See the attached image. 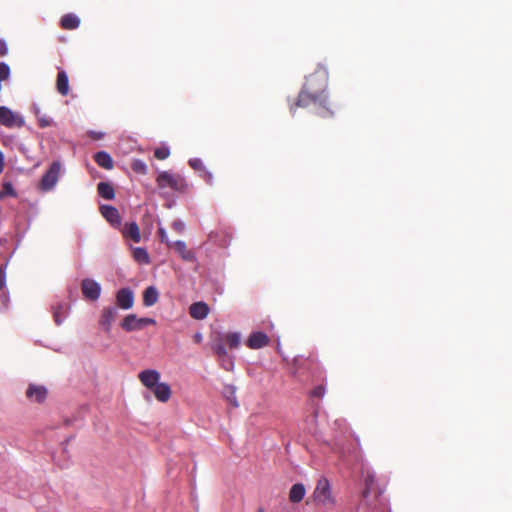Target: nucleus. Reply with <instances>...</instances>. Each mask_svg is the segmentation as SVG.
<instances>
[{
  "mask_svg": "<svg viewBox=\"0 0 512 512\" xmlns=\"http://www.w3.org/2000/svg\"><path fill=\"white\" fill-rule=\"evenodd\" d=\"M117 314H118V310L116 307L104 308L102 311L100 321H99L100 324L103 327H105V329L108 331L110 329L112 322L115 320Z\"/></svg>",
  "mask_w": 512,
  "mask_h": 512,
  "instance_id": "15",
  "label": "nucleus"
},
{
  "mask_svg": "<svg viewBox=\"0 0 512 512\" xmlns=\"http://www.w3.org/2000/svg\"><path fill=\"white\" fill-rule=\"evenodd\" d=\"M172 228L176 232L182 233L184 231V224L181 221H174L172 224Z\"/></svg>",
  "mask_w": 512,
  "mask_h": 512,
  "instance_id": "34",
  "label": "nucleus"
},
{
  "mask_svg": "<svg viewBox=\"0 0 512 512\" xmlns=\"http://www.w3.org/2000/svg\"><path fill=\"white\" fill-rule=\"evenodd\" d=\"M223 342L228 346L229 349H236L241 342V335L238 332H229L223 335Z\"/></svg>",
  "mask_w": 512,
  "mask_h": 512,
  "instance_id": "20",
  "label": "nucleus"
},
{
  "mask_svg": "<svg viewBox=\"0 0 512 512\" xmlns=\"http://www.w3.org/2000/svg\"><path fill=\"white\" fill-rule=\"evenodd\" d=\"M120 230H121L124 238H130L135 243L140 242L141 233H140L139 226L136 222L126 223L123 228H120Z\"/></svg>",
  "mask_w": 512,
  "mask_h": 512,
  "instance_id": "14",
  "label": "nucleus"
},
{
  "mask_svg": "<svg viewBox=\"0 0 512 512\" xmlns=\"http://www.w3.org/2000/svg\"><path fill=\"white\" fill-rule=\"evenodd\" d=\"M306 490L302 483L294 484L289 491V500L292 503H299L303 500Z\"/></svg>",
  "mask_w": 512,
  "mask_h": 512,
  "instance_id": "18",
  "label": "nucleus"
},
{
  "mask_svg": "<svg viewBox=\"0 0 512 512\" xmlns=\"http://www.w3.org/2000/svg\"><path fill=\"white\" fill-rule=\"evenodd\" d=\"M53 120L49 116H41L38 118V124L41 128L50 127L53 125Z\"/></svg>",
  "mask_w": 512,
  "mask_h": 512,
  "instance_id": "30",
  "label": "nucleus"
},
{
  "mask_svg": "<svg viewBox=\"0 0 512 512\" xmlns=\"http://www.w3.org/2000/svg\"><path fill=\"white\" fill-rule=\"evenodd\" d=\"M102 216L110 225L116 229L121 228V216L118 209L111 205H102L100 207Z\"/></svg>",
  "mask_w": 512,
  "mask_h": 512,
  "instance_id": "7",
  "label": "nucleus"
},
{
  "mask_svg": "<svg viewBox=\"0 0 512 512\" xmlns=\"http://www.w3.org/2000/svg\"><path fill=\"white\" fill-rule=\"evenodd\" d=\"M0 124L7 128H20L25 124L24 117L6 106L0 107Z\"/></svg>",
  "mask_w": 512,
  "mask_h": 512,
  "instance_id": "4",
  "label": "nucleus"
},
{
  "mask_svg": "<svg viewBox=\"0 0 512 512\" xmlns=\"http://www.w3.org/2000/svg\"><path fill=\"white\" fill-rule=\"evenodd\" d=\"M317 98H297L295 105L297 107L306 106L310 101H315Z\"/></svg>",
  "mask_w": 512,
  "mask_h": 512,
  "instance_id": "33",
  "label": "nucleus"
},
{
  "mask_svg": "<svg viewBox=\"0 0 512 512\" xmlns=\"http://www.w3.org/2000/svg\"><path fill=\"white\" fill-rule=\"evenodd\" d=\"M159 298V293L156 287L149 286L143 292V304L146 307L153 306L157 303Z\"/></svg>",
  "mask_w": 512,
  "mask_h": 512,
  "instance_id": "17",
  "label": "nucleus"
},
{
  "mask_svg": "<svg viewBox=\"0 0 512 512\" xmlns=\"http://www.w3.org/2000/svg\"><path fill=\"white\" fill-rule=\"evenodd\" d=\"M312 497L314 502L317 504H321L327 507H332L335 505V499L332 495L331 485L326 477L322 476L318 479Z\"/></svg>",
  "mask_w": 512,
  "mask_h": 512,
  "instance_id": "2",
  "label": "nucleus"
},
{
  "mask_svg": "<svg viewBox=\"0 0 512 512\" xmlns=\"http://www.w3.org/2000/svg\"><path fill=\"white\" fill-rule=\"evenodd\" d=\"M26 396L28 398H32V384H29V386L26 389Z\"/></svg>",
  "mask_w": 512,
  "mask_h": 512,
  "instance_id": "42",
  "label": "nucleus"
},
{
  "mask_svg": "<svg viewBox=\"0 0 512 512\" xmlns=\"http://www.w3.org/2000/svg\"><path fill=\"white\" fill-rule=\"evenodd\" d=\"M8 196L15 197L16 191L10 182H5L0 191V199H3Z\"/></svg>",
  "mask_w": 512,
  "mask_h": 512,
  "instance_id": "25",
  "label": "nucleus"
},
{
  "mask_svg": "<svg viewBox=\"0 0 512 512\" xmlns=\"http://www.w3.org/2000/svg\"><path fill=\"white\" fill-rule=\"evenodd\" d=\"M158 234H159V237H160L162 242H165L167 245L168 244H172V242L168 241L166 232H165V230L163 228H159Z\"/></svg>",
  "mask_w": 512,
  "mask_h": 512,
  "instance_id": "35",
  "label": "nucleus"
},
{
  "mask_svg": "<svg viewBox=\"0 0 512 512\" xmlns=\"http://www.w3.org/2000/svg\"><path fill=\"white\" fill-rule=\"evenodd\" d=\"M170 155V151L167 147H160L155 149L154 156L159 160H164Z\"/></svg>",
  "mask_w": 512,
  "mask_h": 512,
  "instance_id": "29",
  "label": "nucleus"
},
{
  "mask_svg": "<svg viewBox=\"0 0 512 512\" xmlns=\"http://www.w3.org/2000/svg\"><path fill=\"white\" fill-rule=\"evenodd\" d=\"M81 290L86 299L96 301L100 297L101 286L95 280L85 278L81 282Z\"/></svg>",
  "mask_w": 512,
  "mask_h": 512,
  "instance_id": "6",
  "label": "nucleus"
},
{
  "mask_svg": "<svg viewBox=\"0 0 512 512\" xmlns=\"http://www.w3.org/2000/svg\"><path fill=\"white\" fill-rule=\"evenodd\" d=\"M48 391L43 386H34V398L37 402L43 403L47 398Z\"/></svg>",
  "mask_w": 512,
  "mask_h": 512,
  "instance_id": "26",
  "label": "nucleus"
},
{
  "mask_svg": "<svg viewBox=\"0 0 512 512\" xmlns=\"http://www.w3.org/2000/svg\"><path fill=\"white\" fill-rule=\"evenodd\" d=\"M94 161L98 166L106 170H111L114 166L112 157L105 151H99L94 155Z\"/></svg>",
  "mask_w": 512,
  "mask_h": 512,
  "instance_id": "16",
  "label": "nucleus"
},
{
  "mask_svg": "<svg viewBox=\"0 0 512 512\" xmlns=\"http://www.w3.org/2000/svg\"><path fill=\"white\" fill-rule=\"evenodd\" d=\"M221 364V367L226 371H231L234 367L233 358L227 354V357L218 358Z\"/></svg>",
  "mask_w": 512,
  "mask_h": 512,
  "instance_id": "27",
  "label": "nucleus"
},
{
  "mask_svg": "<svg viewBox=\"0 0 512 512\" xmlns=\"http://www.w3.org/2000/svg\"><path fill=\"white\" fill-rule=\"evenodd\" d=\"M3 169H4V155L0 151V174L3 172Z\"/></svg>",
  "mask_w": 512,
  "mask_h": 512,
  "instance_id": "41",
  "label": "nucleus"
},
{
  "mask_svg": "<svg viewBox=\"0 0 512 512\" xmlns=\"http://www.w3.org/2000/svg\"><path fill=\"white\" fill-rule=\"evenodd\" d=\"M155 324H156V321L153 318H147V317L138 318L135 314H129L123 319V321L121 323V327L125 331L131 332V331L141 330L148 325H155Z\"/></svg>",
  "mask_w": 512,
  "mask_h": 512,
  "instance_id": "5",
  "label": "nucleus"
},
{
  "mask_svg": "<svg viewBox=\"0 0 512 512\" xmlns=\"http://www.w3.org/2000/svg\"><path fill=\"white\" fill-rule=\"evenodd\" d=\"M138 378L143 386L151 390L159 383L160 373L154 369H146L139 373Z\"/></svg>",
  "mask_w": 512,
  "mask_h": 512,
  "instance_id": "9",
  "label": "nucleus"
},
{
  "mask_svg": "<svg viewBox=\"0 0 512 512\" xmlns=\"http://www.w3.org/2000/svg\"><path fill=\"white\" fill-rule=\"evenodd\" d=\"M324 395H325V387L323 385H318L311 391L312 397L322 398Z\"/></svg>",
  "mask_w": 512,
  "mask_h": 512,
  "instance_id": "32",
  "label": "nucleus"
},
{
  "mask_svg": "<svg viewBox=\"0 0 512 512\" xmlns=\"http://www.w3.org/2000/svg\"><path fill=\"white\" fill-rule=\"evenodd\" d=\"M203 177L208 184L212 183V174L210 172L205 170Z\"/></svg>",
  "mask_w": 512,
  "mask_h": 512,
  "instance_id": "40",
  "label": "nucleus"
},
{
  "mask_svg": "<svg viewBox=\"0 0 512 512\" xmlns=\"http://www.w3.org/2000/svg\"><path fill=\"white\" fill-rule=\"evenodd\" d=\"M375 476L373 474H367L365 477V489L363 491V496L366 498L368 495L375 490Z\"/></svg>",
  "mask_w": 512,
  "mask_h": 512,
  "instance_id": "23",
  "label": "nucleus"
},
{
  "mask_svg": "<svg viewBox=\"0 0 512 512\" xmlns=\"http://www.w3.org/2000/svg\"><path fill=\"white\" fill-rule=\"evenodd\" d=\"M6 285L5 271L0 267V290Z\"/></svg>",
  "mask_w": 512,
  "mask_h": 512,
  "instance_id": "37",
  "label": "nucleus"
},
{
  "mask_svg": "<svg viewBox=\"0 0 512 512\" xmlns=\"http://www.w3.org/2000/svg\"><path fill=\"white\" fill-rule=\"evenodd\" d=\"M8 53V46L5 40H0V55L4 56Z\"/></svg>",
  "mask_w": 512,
  "mask_h": 512,
  "instance_id": "36",
  "label": "nucleus"
},
{
  "mask_svg": "<svg viewBox=\"0 0 512 512\" xmlns=\"http://www.w3.org/2000/svg\"><path fill=\"white\" fill-rule=\"evenodd\" d=\"M211 349L213 353L218 357H227L226 344L223 342L222 338L219 341H216L212 344Z\"/></svg>",
  "mask_w": 512,
  "mask_h": 512,
  "instance_id": "22",
  "label": "nucleus"
},
{
  "mask_svg": "<svg viewBox=\"0 0 512 512\" xmlns=\"http://www.w3.org/2000/svg\"><path fill=\"white\" fill-rule=\"evenodd\" d=\"M156 183L160 189L170 188L171 190L179 193L186 192L188 188V184L184 177L167 171H162L158 174Z\"/></svg>",
  "mask_w": 512,
  "mask_h": 512,
  "instance_id": "1",
  "label": "nucleus"
},
{
  "mask_svg": "<svg viewBox=\"0 0 512 512\" xmlns=\"http://www.w3.org/2000/svg\"><path fill=\"white\" fill-rule=\"evenodd\" d=\"M66 316V307L64 305H58L54 308L53 317L57 325H60L63 322V319Z\"/></svg>",
  "mask_w": 512,
  "mask_h": 512,
  "instance_id": "24",
  "label": "nucleus"
},
{
  "mask_svg": "<svg viewBox=\"0 0 512 512\" xmlns=\"http://www.w3.org/2000/svg\"><path fill=\"white\" fill-rule=\"evenodd\" d=\"M61 172V164L58 161L53 162L46 173L41 178L38 189L42 192H48L52 190L58 182L59 175Z\"/></svg>",
  "mask_w": 512,
  "mask_h": 512,
  "instance_id": "3",
  "label": "nucleus"
},
{
  "mask_svg": "<svg viewBox=\"0 0 512 512\" xmlns=\"http://www.w3.org/2000/svg\"><path fill=\"white\" fill-rule=\"evenodd\" d=\"M132 169L137 172V173H140V174H145L146 171H147V166L146 164L141 161V160H135L132 165H131Z\"/></svg>",
  "mask_w": 512,
  "mask_h": 512,
  "instance_id": "28",
  "label": "nucleus"
},
{
  "mask_svg": "<svg viewBox=\"0 0 512 512\" xmlns=\"http://www.w3.org/2000/svg\"><path fill=\"white\" fill-rule=\"evenodd\" d=\"M258 512H264V510L262 508H260Z\"/></svg>",
  "mask_w": 512,
  "mask_h": 512,
  "instance_id": "43",
  "label": "nucleus"
},
{
  "mask_svg": "<svg viewBox=\"0 0 512 512\" xmlns=\"http://www.w3.org/2000/svg\"><path fill=\"white\" fill-rule=\"evenodd\" d=\"M133 258L140 264H149L150 257L145 248L136 247L133 249Z\"/></svg>",
  "mask_w": 512,
  "mask_h": 512,
  "instance_id": "21",
  "label": "nucleus"
},
{
  "mask_svg": "<svg viewBox=\"0 0 512 512\" xmlns=\"http://www.w3.org/2000/svg\"><path fill=\"white\" fill-rule=\"evenodd\" d=\"M189 165H190L194 170H203V172L205 171L204 166H203V163H202L201 159H199V158H193V159H190V160H189Z\"/></svg>",
  "mask_w": 512,
  "mask_h": 512,
  "instance_id": "31",
  "label": "nucleus"
},
{
  "mask_svg": "<svg viewBox=\"0 0 512 512\" xmlns=\"http://www.w3.org/2000/svg\"><path fill=\"white\" fill-rule=\"evenodd\" d=\"M151 391L153 392L155 398L162 403L169 401L172 394L170 386L164 382H159L151 389Z\"/></svg>",
  "mask_w": 512,
  "mask_h": 512,
  "instance_id": "13",
  "label": "nucleus"
},
{
  "mask_svg": "<svg viewBox=\"0 0 512 512\" xmlns=\"http://www.w3.org/2000/svg\"><path fill=\"white\" fill-rule=\"evenodd\" d=\"M97 191H98V194L106 200H112L115 197L114 188L110 183H107V182L98 183Z\"/></svg>",
  "mask_w": 512,
  "mask_h": 512,
  "instance_id": "19",
  "label": "nucleus"
},
{
  "mask_svg": "<svg viewBox=\"0 0 512 512\" xmlns=\"http://www.w3.org/2000/svg\"><path fill=\"white\" fill-rule=\"evenodd\" d=\"M246 344L250 349H260L269 344V337L264 332H254L249 336Z\"/></svg>",
  "mask_w": 512,
  "mask_h": 512,
  "instance_id": "11",
  "label": "nucleus"
},
{
  "mask_svg": "<svg viewBox=\"0 0 512 512\" xmlns=\"http://www.w3.org/2000/svg\"><path fill=\"white\" fill-rule=\"evenodd\" d=\"M170 248H173L175 252L178 253V255L182 258V260L187 262H196V254L193 250L188 249L187 245L184 241L178 240L175 242H172V244H168Z\"/></svg>",
  "mask_w": 512,
  "mask_h": 512,
  "instance_id": "8",
  "label": "nucleus"
},
{
  "mask_svg": "<svg viewBox=\"0 0 512 512\" xmlns=\"http://www.w3.org/2000/svg\"><path fill=\"white\" fill-rule=\"evenodd\" d=\"M209 306L205 302H195L189 308L190 316L196 320H203L209 314Z\"/></svg>",
  "mask_w": 512,
  "mask_h": 512,
  "instance_id": "12",
  "label": "nucleus"
},
{
  "mask_svg": "<svg viewBox=\"0 0 512 512\" xmlns=\"http://www.w3.org/2000/svg\"><path fill=\"white\" fill-rule=\"evenodd\" d=\"M202 340H203V335H202L200 332H197V333H195V334L193 335V341H194L195 343H197V344H198V343H201V342H202Z\"/></svg>",
  "mask_w": 512,
  "mask_h": 512,
  "instance_id": "39",
  "label": "nucleus"
},
{
  "mask_svg": "<svg viewBox=\"0 0 512 512\" xmlns=\"http://www.w3.org/2000/svg\"><path fill=\"white\" fill-rule=\"evenodd\" d=\"M117 305L122 309H130L134 304V295L129 288H121L116 294Z\"/></svg>",
  "mask_w": 512,
  "mask_h": 512,
  "instance_id": "10",
  "label": "nucleus"
},
{
  "mask_svg": "<svg viewBox=\"0 0 512 512\" xmlns=\"http://www.w3.org/2000/svg\"><path fill=\"white\" fill-rule=\"evenodd\" d=\"M89 136L94 140H99L103 137V133L96 132V131H90Z\"/></svg>",
  "mask_w": 512,
  "mask_h": 512,
  "instance_id": "38",
  "label": "nucleus"
}]
</instances>
